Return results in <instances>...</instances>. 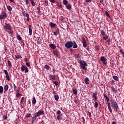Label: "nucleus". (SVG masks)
Masks as SVG:
<instances>
[{
  "label": "nucleus",
  "instance_id": "nucleus-13",
  "mask_svg": "<svg viewBox=\"0 0 124 124\" xmlns=\"http://www.w3.org/2000/svg\"><path fill=\"white\" fill-rule=\"evenodd\" d=\"M73 43V48H74V49H76V48H78V45H77V44H76V42H75V41H74Z\"/></svg>",
  "mask_w": 124,
  "mask_h": 124
},
{
  "label": "nucleus",
  "instance_id": "nucleus-46",
  "mask_svg": "<svg viewBox=\"0 0 124 124\" xmlns=\"http://www.w3.org/2000/svg\"><path fill=\"white\" fill-rule=\"evenodd\" d=\"M14 32H13V30H10V31H9V33L10 34H11V35H12V34H13Z\"/></svg>",
  "mask_w": 124,
  "mask_h": 124
},
{
  "label": "nucleus",
  "instance_id": "nucleus-53",
  "mask_svg": "<svg viewBox=\"0 0 124 124\" xmlns=\"http://www.w3.org/2000/svg\"><path fill=\"white\" fill-rule=\"evenodd\" d=\"M105 14H106V15H107V16H108V17H110V16L109 15V13H108V12L106 11Z\"/></svg>",
  "mask_w": 124,
  "mask_h": 124
},
{
  "label": "nucleus",
  "instance_id": "nucleus-56",
  "mask_svg": "<svg viewBox=\"0 0 124 124\" xmlns=\"http://www.w3.org/2000/svg\"><path fill=\"white\" fill-rule=\"evenodd\" d=\"M26 65H27V66H30L31 64L30 63V62H27L26 63Z\"/></svg>",
  "mask_w": 124,
  "mask_h": 124
},
{
  "label": "nucleus",
  "instance_id": "nucleus-58",
  "mask_svg": "<svg viewBox=\"0 0 124 124\" xmlns=\"http://www.w3.org/2000/svg\"><path fill=\"white\" fill-rule=\"evenodd\" d=\"M95 49L96 50H99V47H98V46H95Z\"/></svg>",
  "mask_w": 124,
  "mask_h": 124
},
{
  "label": "nucleus",
  "instance_id": "nucleus-21",
  "mask_svg": "<svg viewBox=\"0 0 124 124\" xmlns=\"http://www.w3.org/2000/svg\"><path fill=\"white\" fill-rule=\"evenodd\" d=\"M49 47H50L51 49H55L56 48V46L54 45V44H51L49 45Z\"/></svg>",
  "mask_w": 124,
  "mask_h": 124
},
{
  "label": "nucleus",
  "instance_id": "nucleus-7",
  "mask_svg": "<svg viewBox=\"0 0 124 124\" xmlns=\"http://www.w3.org/2000/svg\"><path fill=\"white\" fill-rule=\"evenodd\" d=\"M82 44L83 45V47L86 48L87 47V42L86 41V39L85 38H82Z\"/></svg>",
  "mask_w": 124,
  "mask_h": 124
},
{
  "label": "nucleus",
  "instance_id": "nucleus-64",
  "mask_svg": "<svg viewBox=\"0 0 124 124\" xmlns=\"http://www.w3.org/2000/svg\"><path fill=\"white\" fill-rule=\"evenodd\" d=\"M120 52L121 53V54H122H122H123V53H124L122 49H120Z\"/></svg>",
  "mask_w": 124,
  "mask_h": 124
},
{
  "label": "nucleus",
  "instance_id": "nucleus-15",
  "mask_svg": "<svg viewBox=\"0 0 124 124\" xmlns=\"http://www.w3.org/2000/svg\"><path fill=\"white\" fill-rule=\"evenodd\" d=\"M100 60H101V62H106V61H107V59H106L104 56L101 57Z\"/></svg>",
  "mask_w": 124,
  "mask_h": 124
},
{
  "label": "nucleus",
  "instance_id": "nucleus-12",
  "mask_svg": "<svg viewBox=\"0 0 124 124\" xmlns=\"http://www.w3.org/2000/svg\"><path fill=\"white\" fill-rule=\"evenodd\" d=\"M8 89H9V86H8V85H5L4 86V92H7V91H8Z\"/></svg>",
  "mask_w": 124,
  "mask_h": 124
},
{
  "label": "nucleus",
  "instance_id": "nucleus-50",
  "mask_svg": "<svg viewBox=\"0 0 124 124\" xmlns=\"http://www.w3.org/2000/svg\"><path fill=\"white\" fill-rule=\"evenodd\" d=\"M20 95H21V94H20V93H19V92H18L16 94V97H19L20 96Z\"/></svg>",
  "mask_w": 124,
  "mask_h": 124
},
{
  "label": "nucleus",
  "instance_id": "nucleus-19",
  "mask_svg": "<svg viewBox=\"0 0 124 124\" xmlns=\"http://www.w3.org/2000/svg\"><path fill=\"white\" fill-rule=\"evenodd\" d=\"M75 58H76V59H77V60L79 61V60H80V58H81V55H80V54H76V56H75Z\"/></svg>",
  "mask_w": 124,
  "mask_h": 124
},
{
  "label": "nucleus",
  "instance_id": "nucleus-16",
  "mask_svg": "<svg viewBox=\"0 0 124 124\" xmlns=\"http://www.w3.org/2000/svg\"><path fill=\"white\" fill-rule=\"evenodd\" d=\"M49 77L51 78V80H56V75H50Z\"/></svg>",
  "mask_w": 124,
  "mask_h": 124
},
{
  "label": "nucleus",
  "instance_id": "nucleus-39",
  "mask_svg": "<svg viewBox=\"0 0 124 124\" xmlns=\"http://www.w3.org/2000/svg\"><path fill=\"white\" fill-rule=\"evenodd\" d=\"M94 107L95 108H97L98 107V103L95 101Z\"/></svg>",
  "mask_w": 124,
  "mask_h": 124
},
{
  "label": "nucleus",
  "instance_id": "nucleus-54",
  "mask_svg": "<svg viewBox=\"0 0 124 124\" xmlns=\"http://www.w3.org/2000/svg\"><path fill=\"white\" fill-rule=\"evenodd\" d=\"M103 39H104V40H106L107 39H108V36H104L103 37Z\"/></svg>",
  "mask_w": 124,
  "mask_h": 124
},
{
  "label": "nucleus",
  "instance_id": "nucleus-9",
  "mask_svg": "<svg viewBox=\"0 0 124 124\" xmlns=\"http://www.w3.org/2000/svg\"><path fill=\"white\" fill-rule=\"evenodd\" d=\"M94 99V101H95L96 100H97V94L96 93H93V95H92Z\"/></svg>",
  "mask_w": 124,
  "mask_h": 124
},
{
  "label": "nucleus",
  "instance_id": "nucleus-33",
  "mask_svg": "<svg viewBox=\"0 0 124 124\" xmlns=\"http://www.w3.org/2000/svg\"><path fill=\"white\" fill-rule=\"evenodd\" d=\"M66 6L67 7V9H70L71 8V4H67L66 5Z\"/></svg>",
  "mask_w": 124,
  "mask_h": 124
},
{
  "label": "nucleus",
  "instance_id": "nucleus-52",
  "mask_svg": "<svg viewBox=\"0 0 124 124\" xmlns=\"http://www.w3.org/2000/svg\"><path fill=\"white\" fill-rule=\"evenodd\" d=\"M37 10H38V13H41V11H40V8L37 7Z\"/></svg>",
  "mask_w": 124,
  "mask_h": 124
},
{
  "label": "nucleus",
  "instance_id": "nucleus-61",
  "mask_svg": "<svg viewBox=\"0 0 124 124\" xmlns=\"http://www.w3.org/2000/svg\"><path fill=\"white\" fill-rule=\"evenodd\" d=\"M61 110H58V111H57V114H58V115H61Z\"/></svg>",
  "mask_w": 124,
  "mask_h": 124
},
{
  "label": "nucleus",
  "instance_id": "nucleus-44",
  "mask_svg": "<svg viewBox=\"0 0 124 124\" xmlns=\"http://www.w3.org/2000/svg\"><path fill=\"white\" fill-rule=\"evenodd\" d=\"M6 78L8 81H9V80H10V78H9V76L8 75H6Z\"/></svg>",
  "mask_w": 124,
  "mask_h": 124
},
{
  "label": "nucleus",
  "instance_id": "nucleus-25",
  "mask_svg": "<svg viewBox=\"0 0 124 124\" xmlns=\"http://www.w3.org/2000/svg\"><path fill=\"white\" fill-rule=\"evenodd\" d=\"M38 116H39V115L38 114V113L37 112L34 113V114L33 115V117L36 119V118H37V117H38Z\"/></svg>",
  "mask_w": 124,
  "mask_h": 124
},
{
  "label": "nucleus",
  "instance_id": "nucleus-40",
  "mask_svg": "<svg viewBox=\"0 0 124 124\" xmlns=\"http://www.w3.org/2000/svg\"><path fill=\"white\" fill-rule=\"evenodd\" d=\"M16 37L18 40H22V37H21V36H20L19 35H16Z\"/></svg>",
  "mask_w": 124,
  "mask_h": 124
},
{
  "label": "nucleus",
  "instance_id": "nucleus-14",
  "mask_svg": "<svg viewBox=\"0 0 124 124\" xmlns=\"http://www.w3.org/2000/svg\"><path fill=\"white\" fill-rule=\"evenodd\" d=\"M39 115V116H41V115H44V110H39L37 112Z\"/></svg>",
  "mask_w": 124,
  "mask_h": 124
},
{
  "label": "nucleus",
  "instance_id": "nucleus-57",
  "mask_svg": "<svg viewBox=\"0 0 124 124\" xmlns=\"http://www.w3.org/2000/svg\"><path fill=\"white\" fill-rule=\"evenodd\" d=\"M103 1H104V0H100V3L104 5V4H103Z\"/></svg>",
  "mask_w": 124,
  "mask_h": 124
},
{
  "label": "nucleus",
  "instance_id": "nucleus-5",
  "mask_svg": "<svg viewBox=\"0 0 124 124\" xmlns=\"http://www.w3.org/2000/svg\"><path fill=\"white\" fill-rule=\"evenodd\" d=\"M21 70L22 72L25 71V73H28V72H29V69L28 68V67L26 66L22 65L21 67Z\"/></svg>",
  "mask_w": 124,
  "mask_h": 124
},
{
  "label": "nucleus",
  "instance_id": "nucleus-2",
  "mask_svg": "<svg viewBox=\"0 0 124 124\" xmlns=\"http://www.w3.org/2000/svg\"><path fill=\"white\" fill-rule=\"evenodd\" d=\"M73 46V42L71 41H68L65 44V47L67 49H70V48H72Z\"/></svg>",
  "mask_w": 124,
  "mask_h": 124
},
{
  "label": "nucleus",
  "instance_id": "nucleus-42",
  "mask_svg": "<svg viewBox=\"0 0 124 124\" xmlns=\"http://www.w3.org/2000/svg\"><path fill=\"white\" fill-rule=\"evenodd\" d=\"M31 3L32 6H35V2H34V1H33V0H32L31 1Z\"/></svg>",
  "mask_w": 124,
  "mask_h": 124
},
{
  "label": "nucleus",
  "instance_id": "nucleus-24",
  "mask_svg": "<svg viewBox=\"0 0 124 124\" xmlns=\"http://www.w3.org/2000/svg\"><path fill=\"white\" fill-rule=\"evenodd\" d=\"M104 97H105V98H106L107 102V101H109L110 99H109V97H108V96H107V95H104Z\"/></svg>",
  "mask_w": 124,
  "mask_h": 124
},
{
  "label": "nucleus",
  "instance_id": "nucleus-17",
  "mask_svg": "<svg viewBox=\"0 0 124 124\" xmlns=\"http://www.w3.org/2000/svg\"><path fill=\"white\" fill-rule=\"evenodd\" d=\"M36 103V99L35 97H33L32 100V104L34 105Z\"/></svg>",
  "mask_w": 124,
  "mask_h": 124
},
{
  "label": "nucleus",
  "instance_id": "nucleus-49",
  "mask_svg": "<svg viewBox=\"0 0 124 124\" xmlns=\"http://www.w3.org/2000/svg\"><path fill=\"white\" fill-rule=\"evenodd\" d=\"M24 16L27 17V18H29V17H30V15H29V13H26Z\"/></svg>",
  "mask_w": 124,
  "mask_h": 124
},
{
  "label": "nucleus",
  "instance_id": "nucleus-28",
  "mask_svg": "<svg viewBox=\"0 0 124 124\" xmlns=\"http://www.w3.org/2000/svg\"><path fill=\"white\" fill-rule=\"evenodd\" d=\"M3 93V87L2 86H0V93Z\"/></svg>",
  "mask_w": 124,
  "mask_h": 124
},
{
  "label": "nucleus",
  "instance_id": "nucleus-22",
  "mask_svg": "<svg viewBox=\"0 0 124 124\" xmlns=\"http://www.w3.org/2000/svg\"><path fill=\"white\" fill-rule=\"evenodd\" d=\"M57 6H58V7H60V8H62V5L61 2H57Z\"/></svg>",
  "mask_w": 124,
  "mask_h": 124
},
{
  "label": "nucleus",
  "instance_id": "nucleus-27",
  "mask_svg": "<svg viewBox=\"0 0 124 124\" xmlns=\"http://www.w3.org/2000/svg\"><path fill=\"white\" fill-rule=\"evenodd\" d=\"M7 8L8 10L10 12L12 10V7H11V6H10V5H8L7 6Z\"/></svg>",
  "mask_w": 124,
  "mask_h": 124
},
{
  "label": "nucleus",
  "instance_id": "nucleus-26",
  "mask_svg": "<svg viewBox=\"0 0 124 124\" xmlns=\"http://www.w3.org/2000/svg\"><path fill=\"white\" fill-rule=\"evenodd\" d=\"M74 94H77V90L76 89H72Z\"/></svg>",
  "mask_w": 124,
  "mask_h": 124
},
{
  "label": "nucleus",
  "instance_id": "nucleus-30",
  "mask_svg": "<svg viewBox=\"0 0 124 124\" xmlns=\"http://www.w3.org/2000/svg\"><path fill=\"white\" fill-rule=\"evenodd\" d=\"M54 98L56 101H59V95H55L54 96Z\"/></svg>",
  "mask_w": 124,
  "mask_h": 124
},
{
  "label": "nucleus",
  "instance_id": "nucleus-62",
  "mask_svg": "<svg viewBox=\"0 0 124 124\" xmlns=\"http://www.w3.org/2000/svg\"><path fill=\"white\" fill-rule=\"evenodd\" d=\"M87 115L91 117V115H92V113H91L90 112H88L87 113Z\"/></svg>",
  "mask_w": 124,
  "mask_h": 124
},
{
  "label": "nucleus",
  "instance_id": "nucleus-1",
  "mask_svg": "<svg viewBox=\"0 0 124 124\" xmlns=\"http://www.w3.org/2000/svg\"><path fill=\"white\" fill-rule=\"evenodd\" d=\"M111 106L115 110H118V108H119V106H118V104L117 102L115 101L114 99H111L110 100Z\"/></svg>",
  "mask_w": 124,
  "mask_h": 124
},
{
  "label": "nucleus",
  "instance_id": "nucleus-10",
  "mask_svg": "<svg viewBox=\"0 0 124 124\" xmlns=\"http://www.w3.org/2000/svg\"><path fill=\"white\" fill-rule=\"evenodd\" d=\"M49 26L51 28H56L57 24L51 22L49 23Z\"/></svg>",
  "mask_w": 124,
  "mask_h": 124
},
{
  "label": "nucleus",
  "instance_id": "nucleus-4",
  "mask_svg": "<svg viewBox=\"0 0 124 124\" xmlns=\"http://www.w3.org/2000/svg\"><path fill=\"white\" fill-rule=\"evenodd\" d=\"M7 17V14L5 12L2 11L1 14L0 15V20H3V19H5Z\"/></svg>",
  "mask_w": 124,
  "mask_h": 124
},
{
  "label": "nucleus",
  "instance_id": "nucleus-18",
  "mask_svg": "<svg viewBox=\"0 0 124 124\" xmlns=\"http://www.w3.org/2000/svg\"><path fill=\"white\" fill-rule=\"evenodd\" d=\"M59 31H60V29H59V28H58L57 30H56V31L53 32L54 35H58V34H59V33H60Z\"/></svg>",
  "mask_w": 124,
  "mask_h": 124
},
{
  "label": "nucleus",
  "instance_id": "nucleus-29",
  "mask_svg": "<svg viewBox=\"0 0 124 124\" xmlns=\"http://www.w3.org/2000/svg\"><path fill=\"white\" fill-rule=\"evenodd\" d=\"M113 79H114L115 81H118V80H119V78H118L116 76H113Z\"/></svg>",
  "mask_w": 124,
  "mask_h": 124
},
{
  "label": "nucleus",
  "instance_id": "nucleus-48",
  "mask_svg": "<svg viewBox=\"0 0 124 124\" xmlns=\"http://www.w3.org/2000/svg\"><path fill=\"white\" fill-rule=\"evenodd\" d=\"M4 73H5V75H8V72H7V70H4Z\"/></svg>",
  "mask_w": 124,
  "mask_h": 124
},
{
  "label": "nucleus",
  "instance_id": "nucleus-55",
  "mask_svg": "<svg viewBox=\"0 0 124 124\" xmlns=\"http://www.w3.org/2000/svg\"><path fill=\"white\" fill-rule=\"evenodd\" d=\"M108 108V110H109L110 113H112V108H111V107L109 108Z\"/></svg>",
  "mask_w": 124,
  "mask_h": 124
},
{
  "label": "nucleus",
  "instance_id": "nucleus-31",
  "mask_svg": "<svg viewBox=\"0 0 124 124\" xmlns=\"http://www.w3.org/2000/svg\"><path fill=\"white\" fill-rule=\"evenodd\" d=\"M63 3L64 5H67V3H68V1L67 0H63Z\"/></svg>",
  "mask_w": 124,
  "mask_h": 124
},
{
  "label": "nucleus",
  "instance_id": "nucleus-45",
  "mask_svg": "<svg viewBox=\"0 0 124 124\" xmlns=\"http://www.w3.org/2000/svg\"><path fill=\"white\" fill-rule=\"evenodd\" d=\"M7 115H4L3 116V119H4V120H7Z\"/></svg>",
  "mask_w": 124,
  "mask_h": 124
},
{
  "label": "nucleus",
  "instance_id": "nucleus-60",
  "mask_svg": "<svg viewBox=\"0 0 124 124\" xmlns=\"http://www.w3.org/2000/svg\"><path fill=\"white\" fill-rule=\"evenodd\" d=\"M13 86H14V90H15V91H16V85L14 84V85H13Z\"/></svg>",
  "mask_w": 124,
  "mask_h": 124
},
{
  "label": "nucleus",
  "instance_id": "nucleus-11",
  "mask_svg": "<svg viewBox=\"0 0 124 124\" xmlns=\"http://www.w3.org/2000/svg\"><path fill=\"white\" fill-rule=\"evenodd\" d=\"M29 34L30 35H31L32 34V29H31V25H29Z\"/></svg>",
  "mask_w": 124,
  "mask_h": 124
},
{
  "label": "nucleus",
  "instance_id": "nucleus-20",
  "mask_svg": "<svg viewBox=\"0 0 124 124\" xmlns=\"http://www.w3.org/2000/svg\"><path fill=\"white\" fill-rule=\"evenodd\" d=\"M90 81V79H89V78H86L85 79V82L86 84V85H89V81Z\"/></svg>",
  "mask_w": 124,
  "mask_h": 124
},
{
  "label": "nucleus",
  "instance_id": "nucleus-35",
  "mask_svg": "<svg viewBox=\"0 0 124 124\" xmlns=\"http://www.w3.org/2000/svg\"><path fill=\"white\" fill-rule=\"evenodd\" d=\"M24 100H25V98L24 97H22L20 101V104H23V102H24Z\"/></svg>",
  "mask_w": 124,
  "mask_h": 124
},
{
  "label": "nucleus",
  "instance_id": "nucleus-51",
  "mask_svg": "<svg viewBox=\"0 0 124 124\" xmlns=\"http://www.w3.org/2000/svg\"><path fill=\"white\" fill-rule=\"evenodd\" d=\"M53 83L55 86H58V85H59V82L58 81H54Z\"/></svg>",
  "mask_w": 124,
  "mask_h": 124
},
{
  "label": "nucleus",
  "instance_id": "nucleus-63",
  "mask_svg": "<svg viewBox=\"0 0 124 124\" xmlns=\"http://www.w3.org/2000/svg\"><path fill=\"white\" fill-rule=\"evenodd\" d=\"M25 2L26 3V4L28 5V4H29V0H25Z\"/></svg>",
  "mask_w": 124,
  "mask_h": 124
},
{
  "label": "nucleus",
  "instance_id": "nucleus-6",
  "mask_svg": "<svg viewBox=\"0 0 124 124\" xmlns=\"http://www.w3.org/2000/svg\"><path fill=\"white\" fill-rule=\"evenodd\" d=\"M4 30H9V31H11V30H12V27H11L10 25L7 24V23H5V26L4 27Z\"/></svg>",
  "mask_w": 124,
  "mask_h": 124
},
{
  "label": "nucleus",
  "instance_id": "nucleus-38",
  "mask_svg": "<svg viewBox=\"0 0 124 124\" xmlns=\"http://www.w3.org/2000/svg\"><path fill=\"white\" fill-rule=\"evenodd\" d=\"M31 113H27L26 114V115L25 116V117L26 118H30V117H31Z\"/></svg>",
  "mask_w": 124,
  "mask_h": 124
},
{
  "label": "nucleus",
  "instance_id": "nucleus-34",
  "mask_svg": "<svg viewBox=\"0 0 124 124\" xmlns=\"http://www.w3.org/2000/svg\"><path fill=\"white\" fill-rule=\"evenodd\" d=\"M45 68L46 69H47V70H49V69H50V66H49V65H46L45 66Z\"/></svg>",
  "mask_w": 124,
  "mask_h": 124
},
{
  "label": "nucleus",
  "instance_id": "nucleus-8",
  "mask_svg": "<svg viewBox=\"0 0 124 124\" xmlns=\"http://www.w3.org/2000/svg\"><path fill=\"white\" fill-rule=\"evenodd\" d=\"M53 54L56 57H59V54H60V52L58 50V49H54L53 50Z\"/></svg>",
  "mask_w": 124,
  "mask_h": 124
},
{
  "label": "nucleus",
  "instance_id": "nucleus-32",
  "mask_svg": "<svg viewBox=\"0 0 124 124\" xmlns=\"http://www.w3.org/2000/svg\"><path fill=\"white\" fill-rule=\"evenodd\" d=\"M8 66H10V67H11V66H12V64L11 63V62H10V61L8 60Z\"/></svg>",
  "mask_w": 124,
  "mask_h": 124
},
{
  "label": "nucleus",
  "instance_id": "nucleus-3",
  "mask_svg": "<svg viewBox=\"0 0 124 124\" xmlns=\"http://www.w3.org/2000/svg\"><path fill=\"white\" fill-rule=\"evenodd\" d=\"M79 63L81 68L83 69H86V67L88 65V64L84 61H79Z\"/></svg>",
  "mask_w": 124,
  "mask_h": 124
},
{
  "label": "nucleus",
  "instance_id": "nucleus-36",
  "mask_svg": "<svg viewBox=\"0 0 124 124\" xmlns=\"http://www.w3.org/2000/svg\"><path fill=\"white\" fill-rule=\"evenodd\" d=\"M101 33L102 35H103V36H104L106 34L105 31H103V30L101 31Z\"/></svg>",
  "mask_w": 124,
  "mask_h": 124
},
{
  "label": "nucleus",
  "instance_id": "nucleus-59",
  "mask_svg": "<svg viewBox=\"0 0 124 124\" xmlns=\"http://www.w3.org/2000/svg\"><path fill=\"white\" fill-rule=\"evenodd\" d=\"M50 1L52 3H55V2H56V1L55 0H50Z\"/></svg>",
  "mask_w": 124,
  "mask_h": 124
},
{
  "label": "nucleus",
  "instance_id": "nucleus-47",
  "mask_svg": "<svg viewBox=\"0 0 124 124\" xmlns=\"http://www.w3.org/2000/svg\"><path fill=\"white\" fill-rule=\"evenodd\" d=\"M16 59H21L22 58V56L19 55H16Z\"/></svg>",
  "mask_w": 124,
  "mask_h": 124
},
{
  "label": "nucleus",
  "instance_id": "nucleus-41",
  "mask_svg": "<svg viewBox=\"0 0 124 124\" xmlns=\"http://www.w3.org/2000/svg\"><path fill=\"white\" fill-rule=\"evenodd\" d=\"M111 90L113 91V92H114V93H117V90L115 89L114 87H111Z\"/></svg>",
  "mask_w": 124,
  "mask_h": 124
},
{
  "label": "nucleus",
  "instance_id": "nucleus-23",
  "mask_svg": "<svg viewBox=\"0 0 124 124\" xmlns=\"http://www.w3.org/2000/svg\"><path fill=\"white\" fill-rule=\"evenodd\" d=\"M36 120V118H35V117H33V116L32 117V119H31V123L32 124H34V122H35V121Z\"/></svg>",
  "mask_w": 124,
  "mask_h": 124
},
{
  "label": "nucleus",
  "instance_id": "nucleus-43",
  "mask_svg": "<svg viewBox=\"0 0 124 124\" xmlns=\"http://www.w3.org/2000/svg\"><path fill=\"white\" fill-rule=\"evenodd\" d=\"M107 103H108V108L111 107V103H110L109 102V101H107Z\"/></svg>",
  "mask_w": 124,
  "mask_h": 124
},
{
  "label": "nucleus",
  "instance_id": "nucleus-37",
  "mask_svg": "<svg viewBox=\"0 0 124 124\" xmlns=\"http://www.w3.org/2000/svg\"><path fill=\"white\" fill-rule=\"evenodd\" d=\"M57 120L58 121H61V120H62V116L61 115H58L57 116Z\"/></svg>",
  "mask_w": 124,
  "mask_h": 124
}]
</instances>
